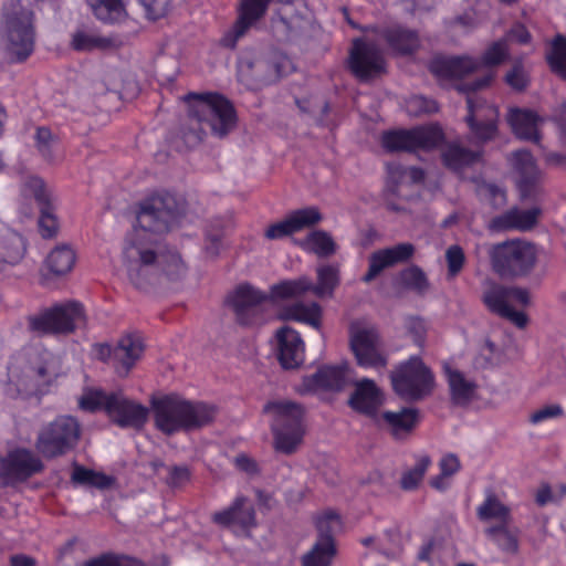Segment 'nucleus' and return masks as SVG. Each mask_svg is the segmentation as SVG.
I'll list each match as a JSON object with an SVG mask.
<instances>
[{
	"label": "nucleus",
	"instance_id": "1",
	"mask_svg": "<svg viewBox=\"0 0 566 566\" xmlns=\"http://www.w3.org/2000/svg\"><path fill=\"white\" fill-rule=\"evenodd\" d=\"M186 200L167 190H157L136 205V224L125 237L123 260L129 281L143 289L144 271L164 256L161 235L169 232L186 213Z\"/></svg>",
	"mask_w": 566,
	"mask_h": 566
},
{
	"label": "nucleus",
	"instance_id": "2",
	"mask_svg": "<svg viewBox=\"0 0 566 566\" xmlns=\"http://www.w3.org/2000/svg\"><path fill=\"white\" fill-rule=\"evenodd\" d=\"M150 406L157 430L166 436L192 431L210 424L217 408L201 401H190L176 394L153 397Z\"/></svg>",
	"mask_w": 566,
	"mask_h": 566
},
{
	"label": "nucleus",
	"instance_id": "3",
	"mask_svg": "<svg viewBox=\"0 0 566 566\" xmlns=\"http://www.w3.org/2000/svg\"><path fill=\"white\" fill-rule=\"evenodd\" d=\"M1 30L11 62L27 61L35 45L34 12L28 0H9L3 4Z\"/></svg>",
	"mask_w": 566,
	"mask_h": 566
},
{
	"label": "nucleus",
	"instance_id": "4",
	"mask_svg": "<svg viewBox=\"0 0 566 566\" xmlns=\"http://www.w3.org/2000/svg\"><path fill=\"white\" fill-rule=\"evenodd\" d=\"M263 412L272 416L271 431L275 451L290 455L296 452L305 436V409L290 400L268 401Z\"/></svg>",
	"mask_w": 566,
	"mask_h": 566
},
{
	"label": "nucleus",
	"instance_id": "5",
	"mask_svg": "<svg viewBox=\"0 0 566 566\" xmlns=\"http://www.w3.org/2000/svg\"><path fill=\"white\" fill-rule=\"evenodd\" d=\"M188 116L199 124H207L213 136L223 138L237 126L238 116L232 102L217 92H190L184 96Z\"/></svg>",
	"mask_w": 566,
	"mask_h": 566
},
{
	"label": "nucleus",
	"instance_id": "6",
	"mask_svg": "<svg viewBox=\"0 0 566 566\" xmlns=\"http://www.w3.org/2000/svg\"><path fill=\"white\" fill-rule=\"evenodd\" d=\"M493 272L502 279L527 275L536 262L535 247L520 239L494 244L489 252Z\"/></svg>",
	"mask_w": 566,
	"mask_h": 566
},
{
	"label": "nucleus",
	"instance_id": "7",
	"mask_svg": "<svg viewBox=\"0 0 566 566\" xmlns=\"http://www.w3.org/2000/svg\"><path fill=\"white\" fill-rule=\"evenodd\" d=\"M80 438L78 420L73 416L62 415L40 428L34 447L44 459L52 460L71 452Z\"/></svg>",
	"mask_w": 566,
	"mask_h": 566
},
{
	"label": "nucleus",
	"instance_id": "8",
	"mask_svg": "<svg viewBox=\"0 0 566 566\" xmlns=\"http://www.w3.org/2000/svg\"><path fill=\"white\" fill-rule=\"evenodd\" d=\"M390 382L401 399L419 401L432 392L434 376L421 357L413 355L395 367L390 373Z\"/></svg>",
	"mask_w": 566,
	"mask_h": 566
},
{
	"label": "nucleus",
	"instance_id": "9",
	"mask_svg": "<svg viewBox=\"0 0 566 566\" xmlns=\"http://www.w3.org/2000/svg\"><path fill=\"white\" fill-rule=\"evenodd\" d=\"M84 317L83 305L76 301H67L29 315L27 323L29 332L38 336H59L72 334Z\"/></svg>",
	"mask_w": 566,
	"mask_h": 566
},
{
	"label": "nucleus",
	"instance_id": "10",
	"mask_svg": "<svg viewBox=\"0 0 566 566\" xmlns=\"http://www.w3.org/2000/svg\"><path fill=\"white\" fill-rule=\"evenodd\" d=\"M381 146L387 153L430 151L439 148L446 142L442 127L437 124L385 130L381 134Z\"/></svg>",
	"mask_w": 566,
	"mask_h": 566
},
{
	"label": "nucleus",
	"instance_id": "11",
	"mask_svg": "<svg viewBox=\"0 0 566 566\" xmlns=\"http://www.w3.org/2000/svg\"><path fill=\"white\" fill-rule=\"evenodd\" d=\"M494 78L493 73L457 86L459 92L467 94L468 115L465 122L472 135L481 143L493 139L497 132V109L494 106H479L475 93L488 87Z\"/></svg>",
	"mask_w": 566,
	"mask_h": 566
},
{
	"label": "nucleus",
	"instance_id": "12",
	"mask_svg": "<svg viewBox=\"0 0 566 566\" xmlns=\"http://www.w3.org/2000/svg\"><path fill=\"white\" fill-rule=\"evenodd\" d=\"M482 300L491 313L510 321L518 328L526 327L528 316L522 311L514 310L511 303L527 306L530 304V293L527 290L492 284L484 290Z\"/></svg>",
	"mask_w": 566,
	"mask_h": 566
},
{
	"label": "nucleus",
	"instance_id": "13",
	"mask_svg": "<svg viewBox=\"0 0 566 566\" xmlns=\"http://www.w3.org/2000/svg\"><path fill=\"white\" fill-rule=\"evenodd\" d=\"M268 300L265 293L249 283H241L229 292L224 304L234 314L240 326L250 327L263 323L262 304Z\"/></svg>",
	"mask_w": 566,
	"mask_h": 566
},
{
	"label": "nucleus",
	"instance_id": "14",
	"mask_svg": "<svg viewBox=\"0 0 566 566\" xmlns=\"http://www.w3.org/2000/svg\"><path fill=\"white\" fill-rule=\"evenodd\" d=\"M349 346L357 365L364 369H382L388 364V357L380 348V336L375 328H358L352 325Z\"/></svg>",
	"mask_w": 566,
	"mask_h": 566
},
{
	"label": "nucleus",
	"instance_id": "15",
	"mask_svg": "<svg viewBox=\"0 0 566 566\" xmlns=\"http://www.w3.org/2000/svg\"><path fill=\"white\" fill-rule=\"evenodd\" d=\"M347 66L358 81L368 82L386 72V60L375 44L363 39H355L349 51Z\"/></svg>",
	"mask_w": 566,
	"mask_h": 566
},
{
	"label": "nucleus",
	"instance_id": "16",
	"mask_svg": "<svg viewBox=\"0 0 566 566\" xmlns=\"http://www.w3.org/2000/svg\"><path fill=\"white\" fill-rule=\"evenodd\" d=\"M211 522L222 528H229L234 534L250 536L256 526V512L254 505L244 495H238L231 504L211 515Z\"/></svg>",
	"mask_w": 566,
	"mask_h": 566
},
{
	"label": "nucleus",
	"instance_id": "17",
	"mask_svg": "<svg viewBox=\"0 0 566 566\" xmlns=\"http://www.w3.org/2000/svg\"><path fill=\"white\" fill-rule=\"evenodd\" d=\"M510 160L517 174L516 187L521 199H537L542 193L543 174L532 153L525 149L515 150L511 154Z\"/></svg>",
	"mask_w": 566,
	"mask_h": 566
},
{
	"label": "nucleus",
	"instance_id": "18",
	"mask_svg": "<svg viewBox=\"0 0 566 566\" xmlns=\"http://www.w3.org/2000/svg\"><path fill=\"white\" fill-rule=\"evenodd\" d=\"M44 470L42 460L31 450L19 448L8 453L0 463V476L7 484L28 481Z\"/></svg>",
	"mask_w": 566,
	"mask_h": 566
},
{
	"label": "nucleus",
	"instance_id": "19",
	"mask_svg": "<svg viewBox=\"0 0 566 566\" xmlns=\"http://www.w3.org/2000/svg\"><path fill=\"white\" fill-rule=\"evenodd\" d=\"M149 409L146 406L122 392H112L107 402V417L117 427L140 430L147 423Z\"/></svg>",
	"mask_w": 566,
	"mask_h": 566
},
{
	"label": "nucleus",
	"instance_id": "20",
	"mask_svg": "<svg viewBox=\"0 0 566 566\" xmlns=\"http://www.w3.org/2000/svg\"><path fill=\"white\" fill-rule=\"evenodd\" d=\"M25 189L33 196L40 211L38 227L41 237L44 239L54 238L59 232L60 223L55 214L51 191L44 180L36 176L28 178Z\"/></svg>",
	"mask_w": 566,
	"mask_h": 566
},
{
	"label": "nucleus",
	"instance_id": "21",
	"mask_svg": "<svg viewBox=\"0 0 566 566\" xmlns=\"http://www.w3.org/2000/svg\"><path fill=\"white\" fill-rule=\"evenodd\" d=\"M59 374L53 367V359L41 358L30 364L15 385L18 392L27 396H43L49 392Z\"/></svg>",
	"mask_w": 566,
	"mask_h": 566
},
{
	"label": "nucleus",
	"instance_id": "22",
	"mask_svg": "<svg viewBox=\"0 0 566 566\" xmlns=\"http://www.w3.org/2000/svg\"><path fill=\"white\" fill-rule=\"evenodd\" d=\"M377 36L388 51L397 56L412 55L421 44L419 32L400 23L379 28Z\"/></svg>",
	"mask_w": 566,
	"mask_h": 566
},
{
	"label": "nucleus",
	"instance_id": "23",
	"mask_svg": "<svg viewBox=\"0 0 566 566\" xmlns=\"http://www.w3.org/2000/svg\"><path fill=\"white\" fill-rule=\"evenodd\" d=\"M272 0H241L238 19L231 31L221 39V45L233 49L238 40L268 11Z\"/></svg>",
	"mask_w": 566,
	"mask_h": 566
},
{
	"label": "nucleus",
	"instance_id": "24",
	"mask_svg": "<svg viewBox=\"0 0 566 566\" xmlns=\"http://www.w3.org/2000/svg\"><path fill=\"white\" fill-rule=\"evenodd\" d=\"M384 403L382 390L370 378H361L355 384L354 391L349 396L348 406L357 413L366 417H375Z\"/></svg>",
	"mask_w": 566,
	"mask_h": 566
},
{
	"label": "nucleus",
	"instance_id": "25",
	"mask_svg": "<svg viewBox=\"0 0 566 566\" xmlns=\"http://www.w3.org/2000/svg\"><path fill=\"white\" fill-rule=\"evenodd\" d=\"M478 69V60L469 55L436 56L429 64L430 72L440 80H461Z\"/></svg>",
	"mask_w": 566,
	"mask_h": 566
},
{
	"label": "nucleus",
	"instance_id": "26",
	"mask_svg": "<svg viewBox=\"0 0 566 566\" xmlns=\"http://www.w3.org/2000/svg\"><path fill=\"white\" fill-rule=\"evenodd\" d=\"M125 44L124 38L116 33L102 35L84 28L76 29L70 41V48L75 52L115 51Z\"/></svg>",
	"mask_w": 566,
	"mask_h": 566
},
{
	"label": "nucleus",
	"instance_id": "27",
	"mask_svg": "<svg viewBox=\"0 0 566 566\" xmlns=\"http://www.w3.org/2000/svg\"><path fill=\"white\" fill-rule=\"evenodd\" d=\"M277 359L284 369L298 367L304 359V343L295 329L283 326L276 332Z\"/></svg>",
	"mask_w": 566,
	"mask_h": 566
},
{
	"label": "nucleus",
	"instance_id": "28",
	"mask_svg": "<svg viewBox=\"0 0 566 566\" xmlns=\"http://www.w3.org/2000/svg\"><path fill=\"white\" fill-rule=\"evenodd\" d=\"M145 352L144 337L139 332L123 335L115 346V368L119 375L126 376L142 358Z\"/></svg>",
	"mask_w": 566,
	"mask_h": 566
},
{
	"label": "nucleus",
	"instance_id": "29",
	"mask_svg": "<svg viewBox=\"0 0 566 566\" xmlns=\"http://www.w3.org/2000/svg\"><path fill=\"white\" fill-rule=\"evenodd\" d=\"M303 385L310 391L339 392L347 386V368L334 365L321 366L314 374L304 377Z\"/></svg>",
	"mask_w": 566,
	"mask_h": 566
},
{
	"label": "nucleus",
	"instance_id": "30",
	"mask_svg": "<svg viewBox=\"0 0 566 566\" xmlns=\"http://www.w3.org/2000/svg\"><path fill=\"white\" fill-rule=\"evenodd\" d=\"M537 120V114L531 109L515 107L511 108L507 115V122L516 137L534 143L539 142Z\"/></svg>",
	"mask_w": 566,
	"mask_h": 566
},
{
	"label": "nucleus",
	"instance_id": "31",
	"mask_svg": "<svg viewBox=\"0 0 566 566\" xmlns=\"http://www.w3.org/2000/svg\"><path fill=\"white\" fill-rule=\"evenodd\" d=\"M446 376L452 403L460 407L468 406L475 396L478 384L468 380L462 371L450 367L446 368Z\"/></svg>",
	"mask_w": 566,
	"mask_h": 566
},
{
	"label": "nucleus",
	"instance_id": "32",
	"mask_svg": "<svg viewBox=\"0 0 566 566\" xmlns=\"http://www.w3.org/2000/svg\"><path fill=\"white\" fill-rule=\"evenodd\" d=\"M340 284V266L337 263L321 264L316 268V283L311 292L319 297H332Z\"/></svg>",
	"mask_w": 566,
	"mask_h": 566
},
{
	"label": "nucleus",
	"instance_id": "33",
	"mask_svg": "<svg viewBox=\"0 0 566 566\" xmlns=\"http://www.w3.org/2000/svg\"><path fill=\"white\" fill-rule=\"evenodd\" d=\"M323 310L317 302L310 304L294 303L285 306L281 312V318L307 324L315 329L322 326Z\"/></svg>",
	"mask_w": 566,
	"mask_h": 566
},
{
	"label": "nucleus",
	"instance_id": "34",
	"mask_svg": "<svg viewBox=\"0 0 566 566\" xmlns=\"http://www.w3.org/2000/svg\"><path fill=\"white\" fill-rule=\"evenodd\" d=\"M336 555L334 537L316 538L311 549L301 557V566H332Z\"/></svg>",
	"mask_w": 566,
	"mask_h": 566
},
{
	"label": "nucleus",
	"instance_id": "35",
	"mask_svg": "<svg viewBox=\"0 0 566 566\" xmlns=\"http://www.w3.org/2000/svg\"><path fill=\"white\" fill-rule=\"evenodd\" d=\"M481 157V151L471 150L455 143L449 144L441 154L443 165L454 172H460L464 168L472 166Z\"/></svg>",
	"mask_w": 566,
	"mask_h": 566
},
{
	"label": "nucleus",
	"instance_id": "36",
	"mask_svg": "<svg viewBox=\"0 0 566 566\" xmlns=\"http://www.w3.org/2000/svg\"><path fill=\"white\" fill-rule=\"evenodd\" d=\"M384 421L390 427L391 434L399 439L410 434L419 421V411L416 408H402L399 411H385Z\"/></svg>",
	"mask_w": 566,
	"mask_h": 566
},
{
	"label": "nucleus",
	"instance_id": "37",
	"mask_svg": "<svg viewBox=\"0 0 566 566\" xmlns=\"http://www.w3.org/2000/svg\"><path fill=\"white\" fill-rule=\"evenodd\" d=\"M300 248L318 258H328L336 252L337 245L333 237L324 230H314L310 232L300 243Z\"/></svg>",
	"mask_w": 566,
	"mask_h": 566
},
{
	"label": "nucleus",
	"instance_id": "38",
	"mask_svg": "<svg viewBox=\"0 0 566 566\" xmlns=\"http://www.w3.org/2000/svg\"><path fill=\"white\" fill-rule=\"evenodd\" d=\"M76 254L67 244L54 248L46 258L48 269L55 275H64L74 266Z\"/></svg>",
	"mask_w": 566,
	"mask_h": 566
},
{
	"label": "nucleus",
	"instance_id": "39",
	"mask_svg": "<svg viewBox=\"0 0 566 566\" xmlns=\"http://www.w3.org/2000/svg\"><path fill=\"white\" fill-rule=\"evenodd\" d=\"M312 281L308 276H300L293 280H283L271 286V295L274 298L287 300L302 296L311 292Z\"/></svg>",
	"mask_w": 566,
	"mask_h": 566
},
{
	"label": "nucleus",
	"instance_id": "40",
	"mask_svg": "<svg viewBox=\"0 0 566 566\" xmlns=\"http://www.w3.org/2000/svg\"><path fill=\"white\" fill-rule=\"evenodd\" d=\"M476 515L480 521L486 522L497 520L499 522H509L511 510L503 504L494 493H489L484 501L478 506Z\"/></svg>",
	"mask_w": 566,
	"mask_h": 566
},
{
	"label": "nucleus",
	"instance_id": "41",
	"mask_svg": "<svg viewBox=\"0 0 566 566\" xmlns=\"http://www.w3.org/2000/svg\"><path fill=\"white\" fill-rule=\"evenodd\" d=\"M547 64L553 73L566 81V36L556 34L551 42L546 55Z\"/></svg>",
	"mask_w": 566,
	"mask_h": 566
},
{
	"label": "nucleus",
	"instance_id": "42",
	"mask_svg": "<svg viewBox=\"0 0 566 566\" xmlns=\"http://www.w3.org/2000/svg\"><path fill=\"white\" fill-rule=\"evenodd\" d=\"M396 284L418 294H423L429 287L426 273L417 265L401 270L397 275Z\"/></svg>",
	"mask_w": 566,
	"mask_h": 566
},
{
	"label": "nucleus",
	"instance_id": "43",
	"mask_svg": "<svg viewBox=\"0 0 566 566\" xmlns=\"http://www.w3.org/2000/svg\"><path fill=\"white\" fill-rule=\"evenodd\" d=\"M25 253L24 240L18 233H10L0 241V260L4 264L19 263Z\"/></svg>",
	"mask_w": 566,
	"mask_h": 566
},
{
	"label": "nucleus",
	"instance_id": "44",
	"mask_svg": "<svg viewBox=\"0 0 566 566\" xmlns=\"http://www.w3.org/2000/svg\"><path fill=\"white\" fill-rule=\"evenodd\" d=\"M92 7L94 15L105 23H114L124 13L122 0H86Z\"/></svg>",
	"mask_w": 566,
	"mask_h": 566
},
{
	"label": "nucleus",
	"instance_id": "45",
	"mask_svg": "<svg viewBox=\"0 0 566 566\" xmlns=\"http://www.w3.org/2000/svg\"><path fill=\"white\" fill-rule=\"evenodd\" d=\"M287 217L295 233L316 226L323 219L319 209L313 206L296 209L290 212Z\"/></svg>",
	"mask_w": 566,
	"mask_h": 566
},
{
	"label": "nucleus",
	"instance_id": "46",
	"mask_svg": "<svg viewBox=\"0 0 566 566\" xmlns=\"http://www.w3.org/2000/svg\"><path fill=\"white\" fill-rule=\"evenodd\" d=\"M430 464L431 459L428 455L419 457L415 467L402 473L400 479L401 489L406 491H412L417 489Z\"/></svg>",
	"mask_w": 566,
	"mask_h": 566
},
{
	"label": "nucleus",
	"instance_id": "47",
	"mask_svg": "<svg viewBox=\"0 0 566 566\" xmlns=\"http://www.w3.org/2000/svg\"><path fill=\"white\" fill-rule=\"evenodd\" d=\"M82 566H145L138 558L116 554L112 552L103 553L96 557L85 560Z\"/></svg>",
	"mask_w": 566,
	"mask_h": 566
},
{
	"label": "nucleus",
	"instance_id": "48",
	"mask_svg": "<svg viewBox=\"0 0 566 566\" xmlns=\"http://www.w3.org/2000/svg\"><path fill=\"white\" fill-rule=\"evenodd\" d=\"M509 45L505 39L492 42L483 52L480 59H476L480 66H497L509 59Z\"/></svg>",
	"mask_w": 566,
	"mask_h": 566
},
{
	"label": "nucleus",
	"instance_id": "49",
	"mask_svg": "<svg viewBox=\"0 0 566 566\" xmlns=\"http://www.w3.org/2000/svg\"><path fill=\"white\" fill-rule=\"evenodd\" d=\"M112 398V392L106 394L99 389L85 391L78 399V407L87 412L103 410L107 415V402Z\"/></svg>",
	"mask_w": 566,
	"mask_h": 566
},
{
	"label": "nucleus",
	"instance_id": "50",
	"mask_svg": "<svg viewBox=\"0 0 566 566\" xmlns=\"http://www.w3.org/2000/svg\"><path fill=\"white\" fill-rule=\"evenodd\" d=\"M314 524L317 530V538L334 537V530L340 526V516L334 510H325L317 514L314 518Z\"/></svg>",
	"mask_w": 566,
	"mask_h": 566
},
{
	"label": "nucleus",
	"instance_id": "51",
	"mask_svg": "<svg viewBox=\"0 0 566 566\" xmlns=\"http://www.w3.org/2000/svg\"><path fill=\"white\" fill-rule=\"evenodd\" d=\"M406 111L409 115L419 117L424 114H433L439 111L438 103L423 95H412L406 101Z\"/></svg>",
	"mask_w": 566,
	"mask_h": 566
},
{
	"label": "nucleus",
	"instance_id": "52",
	"mask_svg": "<svg viewBox=\"0 0 566 566\" xmlns=\"http://www.w3.org/2000/svg\"><path fill=\"white\" fill-rule=\"evenodd\" d=\"M391 266L384 250H378L370 254L368 271L363 276V282L370 283L374 281L386 268Z\"/></svg>",
	"mask_w": 566,
	"mask_h": 566
},
{
	"label": "nucleus",
	"instance_id": "53",
	"mask_svg": "<svg viewBox=\"0 0 566 566\" xmlns=\"http://www.w3.org/2000/svg\"><path fill=\"white\" fill-rule=\"evenodd\" d=\"M513 211L515 214L516 230L518 231H528L533 229L536 226L538 217L542 212L537 207L527 210H521L514 207Z\"/></svg>",
	"mask_w": 566,
	"mask_h": 566
},
{
	"label": "nucleus",
	"instance_id": "54",
	"mask_svg": "<svg viewBox=\"0 0 566 566\" xmlns=\"http://www.w3.org/2000/svg\"><path fill=\"white\" fill-rule=\"evenodd\" d=\"M446 260L448 265V275L451 277L457 276L463 269L465 262V255L463 249L453 244L446 251Z\"/></svg>",
	"mask_w": 566,
	"mask_h": 566
},
{
	"label": "nucleus",
	"instance_id": "55",
	"mask_svg": "<svg viewBox=\"0 0 566 566\" xmlns=\"http://www.w3.org/2000/svg\"><path fill=\"white\" fill-rule=\"evenodd\" d=\"M407 176V168L400 164L387 165L386 193L396 196L402 179Z\"/></svg>",
	"mask_w": 566,
	"mask_h": 566
},
{
	"label": "nucleus",
	"instance_id": "56",
	"mask_svg": "<svg viewBox=\"0 0 566 566\" xmlns=\"http://www.w3.org/2000/svg\"><path fill=\"white\" fill-rule=\"evenodd\" d=\"M382 250L391 266L397 263L407 262L415 254V247L411 243H398Z\"/></svg>",
	"mask_w": 566,
	"mask_h": 566
},
{
	"label": "nucleus",
	"instance_id": "57",
	"mask_svg": "<svg viewBox=\"0 0 566 566\" xmlns=\"http://www.w3.org/2000/svg\"><path fill=\"white\" fill-rule=\"evenodd\" d=\"M506 84L517 92L524 91L530 83L528 76L521 63H515L505 75Z\"/></svg>",
	"mask_w": 566,
	"mask_h": 566
},
{
	"label": "nucleus",
	"instance_id": "58",
	"mask_svg": "<svg viewBox=\"0 0 566 566\" xmlns=\"http://www.w3.org/2000/svg\"><path fill=\"white\" fill-rule=\"evenodd\" d=\"M489 229L493 232H505L516 230L515 214L513 208L493 217L490 220Z\"/></svg>",
	"mask_w": 566,
	"mask_h": 566
},
{
	"label": "nucleus",
	"instance_id": "59",
	"mask_svg": "<svg viewBox=\"0 0 566 566\" xmlns=\"http://www.w3.org/2000/svg\"><path fill=\"white\" fill-rule=\"evenodd\" d=\"M140 2L147 18L153 21L165 17L170 7V0H140Z\"/></svg>",
	"mask_w": 566,
	"mask_h": 566
},
{
	"label": "nucleus",
	"instance_id": "60",
	"mask_svg": "<svg viewBox=\"0 0 566 566\" xmlns=\"http://www.w3.org/2000/svg\"><path fill=\"white\" fill-rule=\"evenodd\" d=\"M191 479V471L187 465H174L169 469L167 484L177 489L186 485Z\"/></svg>",
	"mask_w": 566,
	"mask_h": 566
},
{
	"label": "nucleus",
	"instance_id": "61",
	"mask_svg": "<svg viewBox=\"0 0 566 566\" xmlns=\"http://www.w3.org/2000/svg\"><path fill=\"white\" fill-rule=\"evenodd\" d=\"M294 233L291 221L286 216L284 220L270 224L264 232V237L269 240H279Z\"/></svg>",
	"mask_w": 566,
	"mask_h": 566
},
{
	"label": "nucleus",
	"instance_id": "62",
	"mask_svg": "<svg viewBox=\"0 0 566 566\" xmlns=\"http://www.w3.org/2000/svg\"><path fill=\"white\" fill-rule=\"evenodd\" d=\"M564 415V410L559 405H547L531 415V422L533 424L541 423L548 419L557 418Z\"/></svg>",
	"mask_w": 566,
	"mask_h": 566
},
{
	"label": "nucleus",
	"instance_id": "63",
	"mask_svg": "<svg viewBox=\"0 0 566 566\" xmlns=\"http://www.w3.org/2000/svg\"><path fill=\"white\" fill-rule=\"evenodd\" d=\"M505 40L506 42L514 41L518 44H528L532 40V35L523 23L516 22L507 31Z\"/></svg>",
	"mask_w": 566,
	"mask_h": 566
},
{
	"label": "nucleus",
	"instance_id": "64",
	"mask_svg": "<svg viewBox=\"0 0 566 566\" xmlns=\"http://www.w3.org/2000/svg\"><path fill=\"white\" fill-rule=\"evenodd\" d=\"M235 468L247 474L254 475L259 473V465L256 461L245 453H240L233 461Z\"/></svg>",
	"mask_w": 566,
	"mask_h": 566
}]
</instances>
